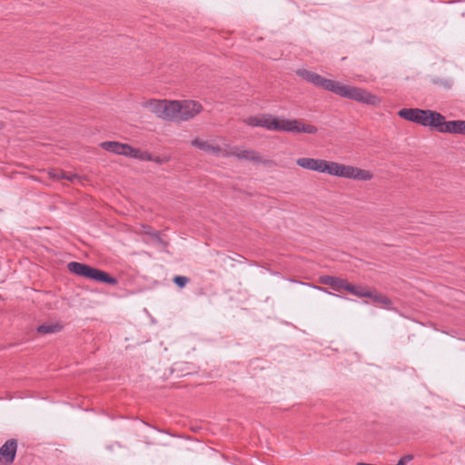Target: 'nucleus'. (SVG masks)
Masks as SVG:
<instances>
[{"instance_id": "1", "label": "nucleus", "mask_w": 465, "mask_h": 465, "mask_svg": "<svg viewBox=\"0 0 465 465\" xmlns=\"http://www.w3.org/2000/svg\"><path fill=\"white\" fill-rule=\"evenodd\" d=\"M297 75L317 87H321L343 98L373 106H379L381 103V98L363 88L324 78L312 71L300 69L297 71Z\"/></svg>"}, {"instance_id": "2", "label": "nucleus", "mask_w": 465, "mask_h": 465, "mask_svg": "<svg viewBox=\"0 0 465 465\" xmlns=\"http://www.w3.org/2000/svg\"><path fill=\"white\" fill-rule=\"evenodd\" d=\"M296 164L305 170L355 181H370L373 177L368 170L323 159L302 157Z\"/></svg>"}, {"instance_id": "3", "label": "nucleus", "mask_w": 465, "mask_h": 465, "mask_svg": "<svg viewBox=\"0 0 465 465\" xmlns=\"http://www.w3.org/2000/svg\"><path fill=\"white\" fill-rule=\"evenodd\" d=\"M244 123L252 127H263L269 131L288 132L295 134H316L318 129L314 125L305 124L298 120H290L273 116L272 114H259L248 117Z\"/></svg>"}, {"instance_id": "4", "label": "nucleus", "mask_w": 465, "mask_h": 465, "mask_svg": "<svg viewBox=\"0 0 465 465\" xmlns=\"http://www.w3.org/2000/svg\"><path fill=\"white\" fill-rule=\"evenodd\" d=\"M68 271L79 277L93 280L98 282H105L110 285L117 283V280L109 273L79 262H70L67 264Z\"/></svg>"}, {"instance_id": "5", "label": "nucleus", "mask_w": 465, "mask_h": 465, "mask_svg": "<svg viewBox=\"0 0 465 465\" xmlns=\"http://www.w3.org/2000/svg\"><path fill=\"white\" fill-rule=\"evenodd\" d=\"M172 104H174L173 110H172V119L174 122H185L193 119L203 110V106L200 103L193 100H173Z\"/></svg>"}, {"instance_id": "6", "label": "nucleus", "mask_w": 465, "mask_h": 465, "mask_svg": "<svg viewBox=\"0 0 465 465\" xmlns=\"http://www.w3.org/2000/svg\"><path fill=\"white\" fill-rule=\"evenodd\" d=\"M172 102L173 101L170 100L151 99L143 103V106L149 109L157 117L163 120L171 121L172 110H173V106H175L174 104H172Z\"/></svg>"}, {"instance_id": "7", "label": "nucleus", "mask_w": 465, "mask_h": 465, "mask_svg": "<svg viewBox=\"0 0 465 465\" xmlns=\"http://www.w3.org/2000/svg\"><path fill=\"white\" fill-rule=\"evenodd\" d=\"M319 282L330 286L335 291H366L350 283L346 279L330 275H322L319 278Z\"/></svg>"}, {"instance_id": "8", "label": "nucleus", "mask_w": 465, "mask_h": 465, "mask_svg": "<svg viewBox=\"0 0 465 465\" xmlns=\"http://www.w3.org/2000/svg\"><path fill=\"white\" fill-rule=\"evenodd\" d=\"M17 450V440L10 439L0 448V465H10L14 462Z\"/></svg>"}, {"instance_id": "9", "label": "nucleus", "mask_w": 465, "mask_h": 465, "mask_svg": "<svg viewBox=\"0 0 465 465\" xmlns=\"http://www.w3.org/2000/svg\"><path fill=\"white\" fill-rule=\"evenodd\" d=\"M424 114L420 116L418 124L425 127L435 128L440 132V127L444 116L438 112L431 110H424Z\"/></svg>"}, {"instance_id": "10", "label": "nucleus", "mask_w": 465, "mask_h": 465, "mask_svg": "<svg viewBox=\"0 0 465 465\" xmlns=\"http://www.w3.org/2000/svg\"><path fill=\"white\" fill-rule=\"evenodd\" d=\"M192 145L212 155L220 156L226 154V150H223L218 145H213L208 141H203L199 138L194 139L192 142Z\"/></svg>"}, {"instance_id": "11", "label": "nucleus", "mask_w": 465, "mask_h": 465, "mask_svg": "<svg viewBox=\"0 0 465 465\" xmlns=\"http://www.w3.org/2000/svg\"><path fill=\"white\" fill-rule=\"evenodd\" d=\"M440 133L465 134V121L455 120L447 122L444 118L440 124Z\"/></svg>"}, {"instance_id": "12", "label": "nucleus", "mask_w": 465, "mask_h": 465, "mask_svg": "<svg viewBox=\"0 0 465 465\" xmlns=\"http://www.w3.org/2000/svg\"><path fill=\"white\" fill-rule=\"evenodd\" d=\"M225 153V155H234L239 159H244L253 162H260L262 160L260 154L254 150L233 147L229 152L226 151Z\"/></svg>"}, {"instance_id": "13", "label": "nucleus", "mask_w": 465, "mask_h": 465, "mask_svg": "<svg viewBox=\"0 0 465 465\" xmlns=\"http://www.w3.org/2000/svg\"><path fill=\"white\" fill-rule=\"evenodd\" d=\"M101 147L108 152L114 153L118 155L129 156L131 146L126 143L118 142H103Z\"/></svg>"}, {"instance_id": "14", "label": "nucleus", "mask_w": 465, "mask_h": 465, "mask_svg": "<svg viewBox=\"0 0 465 465\" xmlns=\"http://www.w3.org/2000/svg\"><path fill=\"white\" fill-rule=\"evenodd\" d=\"M424 114V110L419 108H403L398 112L401 118L415 124H418L420 116Z\"/></svg>"}, {"instance_id": "15", "label": "nucleus", "mask_w": 465, "mask_h": 465, "mask_svg": "<svg viewBox=\"0 0 465 465\" xmlns=\"http://www.w3.org/2000/svg\"><path fill=\"white\" fill-rule=\"evenodd\" d=\"M359 297H369L372 298L375 302L380 303L383 307H388L391 304V301L381 292H353Z\"/></svg>"}, {"instance_id": "16", "label": "nucleus", "mask_w": 465, "mask_h": 465, "mask_svg": "<svg viewBox=\"0 0 465 465\" xmlns=\"http://www.w3.org/2000/svg\"><path fill=\"white\" fill-rule=\"evenodd\" d=\"M128 157L134 158V159H138L141 161H153V157L147 151H142L140 149L134 148L132 146L130 148Z\"/></svg>"}, {"instance_id": "17", "label": "nucleus", "mask_w": 465, "mask_h": 465, "mask_svg": "<svg viewBox=\"0 0 465 465\" xmlns=\"http://www.w3.org/2000/svg\"><path fill=\"white\" fill-rule=\"evenodd\" d=\"M50 174L56 179H64L72 183H75L80 177L75 173H67L62 170L53 171Z\"/></svg>"}, {"instance_id": "18", "label": "nucleus", "mask_w": 465, "mask_h": 465, "mask_svg": "<svg viewBox=\"0 0 465 465\" xmlns=\"http://www.w3.org/2000/svg\"><path fill=\"white\" fill-rule=\"evenodd\" d=\"M62 330V325L58 323L42 324L37 327V331L41 334H51Z\"/></svg>"}, {"instance_id": "19", "label": "nucleus", "mask_w": 465, "mask_h": 465, "mask_svg": "<svg viewBox=\"0 0 465 465\" xmlns=\"http://www.w3.org/2000/svg\"><path fill=\"white\" fill-rule=\"evenodd\" d=\"M173 282L177 284L179 288L185 287L186 283L189 282V279L186 276H175L173 278Z\"/></svg>"}, {"instance_id": "20", "label": "nucleus", "mask_w": 465, "mask_h": 465, "mask_svg": "<svg viewBox=\"0 0 465 465\" xmlns=\"http://www.w3.org/2000/svg\"><path fill=\"white\" fill-rule=\"evenodd\" d=\"M412 459H413L412 455H411V454L405 455L400 459V460L398 461V463L396 465H400L401 463L402 465H406V463L412 460Z\"/></svg>"}, {"instance_id": "21", "label": "nucleus", "mask_w": 465, "mask_h": 465, "mask_svg": "<svg viewBox=\"0 0 465 465\" xmlns=\"http://www.w3.org/2000/svg\"><path fill=\"white\" fill-rule=\"evenodd\" d=\"M153 162H156V163H162V160L160 158H153Z\"/></svg>"}, {"instance_id": "22", "label": "nucleus", "mask_w": 465, "mask_h": 465, "mask_svg": "<svg viewBox=\"0 0 465 465\" xmlns=\"http://www.w3.org/2000/svg\"><path fill=\"white\" fill-rule=\"evenodd\" d=\"M314 288H315L317 291H320V292L324 291V290H323L322 288H321V287H314Z\"/></svg>"}, {"instance_id": "23", "label": "nucleus", "mask_w": 465, "mask_h": 465, "mask_svg": "<svg viewBox=\"0 0 465 465\" xmlns=\"http://www.w3.org/2000/svg\"><path fill=\"white\" fill-rule=\"evenodd\" d=\"M297 285L299 286H304L305 284L303 282H297Z\"/></svg>"}]
</instances>
